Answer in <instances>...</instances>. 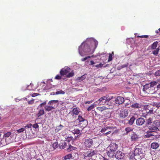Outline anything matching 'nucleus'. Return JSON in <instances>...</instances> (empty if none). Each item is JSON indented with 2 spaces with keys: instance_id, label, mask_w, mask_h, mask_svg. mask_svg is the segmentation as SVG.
<instances>
[{
  "instance_id": "f03ea898",
  "label": "nucleus",
  "mask_w": 160,
  "mask_h": 160,
  "mask_svg": "<svg viewBox=\"0 0 160 160\" xmlns=\"http://www.w3.org/2000/svg\"><path fill=\"white\" fill-rule=\"evenodd\" d=\"M78 52L82 56H83L82 51L85 52H89L91 51L89 46L87 43H82L78 47Z\"/></svg>"
},
{
  "instance_id": "3c124183",
  "label": "nucleus",
  "mask_w": 160,
  "mask_h": 160,
  "mask_svg": "<svg viewBox=\"0 0 160 160\" xmlns=\"http://www.w3.org/2000/svg\"><path fill=\"white\" fill-rule=\"evenodd\" d=\"M108 131L106 133H105L103 134H104V135H108L111 133V132H112L113 130H108Z\"/></svg>"
},
{
  "instance_id": "473e14b6",
  "label": "nucleus",
  "mask_w": 160,
  "mask_h": 160,
  "mask_svg": "<svg viewBox=\"0 0 160 160\" xmlns=\"http://www.w3.org/2000/svg\"><path fill=\"white\" fill-rule=\"evenodd\" d=\"M59 144H58L57 142H55L53 143L51 146L52 148H53L54 150L56 149L58 147Z\"/></svg>"
},
{
  "instance_id": "a878e982",
  "label": "nucleus",
  "mask_w": 160,
  "mask_h": 160,
  "mask_svg": "<svg viewBox=\"0 0 160 160\" xmlns=\"http://www.w3.org/2000/svg\"><path fill=\"white\" fill-rule=\"evenodd\" d=\"M152 118H149L147 119L146 121V125L147 126H148L152 122Z\"/></svg>"
},
{
  "instance_id": "1a4fd4ad",
  "label": "nucleus",
  "mask_w": 160,
  "mask_h": 160,
  "mask_svg": "<svg viewBox=\"0 0 160 160\" xmlns=\"http://www.w3.org/2000/svg\"><path fill=\"white\" fill-rule=\"evenodd\" d=\"M118 146L115 143H111L108 147L110 150L115 152L117 149Z\"/></svg>"
},
{
  "instance_id": "bb28decb",
  "label": "nucleus",
  "mask_w": 160,
  "mask_h": 160,
  "mask_svg": "<svg viewBox=\"0 0 160 160\" xmlns=\"http://www.w3.org/2000/svg\"><path fill=\"white\" fill-rule=\"evenodd\" d=\"M68 145L69 146V148H67V151L68 152L71 151L72 150H75L77 149L76 147H73L71 145H69L68 143Z\"/></svg>"
},
{
  "instance_id": "f8f14e48",
  "label": "nucleus",
  "mask_w": 160,
  "mask_h": 160,
  "mask_svg": "<svg viewBox=\"0 0 160 160\" xmlns=\"http://www.w3.org/2000/svg\"><path fill=\"white\" fill-rule=\"evenodd\" d=\"M131 107L134 109H137L140 110V109L142 108L143 107V106L141 104L138 102H134L131 105Z\"/></svg>"
},
{
  "instance_id": "69168bd1",
  "label": "nucleus",
  "mask_w": 160,
  "mask_h": 160,
  "mask_svg": "<svg viewBox=\"0 0 160 160\" xmlns=\"http://www.w3.org/2000/svg\"><path fill=\"white\" fill-rule=\"evenodd\" d=\"M127 66H128V65L125 64V65H122L121 66V67L122 68L126 67H127Z\"/></svg>"
},
{
  "instance_id": "39448f33",
  "label": "nucleus",
  "mask_w": 160,
  "mask_h": 160,
  "mask_svg": "<svg viewBox=\"0 0 160 160\" xmlns=\"http://www.w3.org/2000/svg\"><path fill=\"white\" fill-rule=\"evenodd\" d=\"M96 152L94 150H90L85 152L83 154L84 158L85 157L90 158L96 154Z\"/></svg>"
},
{
  "instance_id": "2f4dec72",
  "label": "nucleus",
  "mask_w": 160,
  "mask_h": 160,
  "mask_svg": "<svg viewBox=\"0 0 160 160\" xmlns=\"http://www.w3.org/2000/svg\"><path fill=\"white\" fill-rule=\"evenodd\" d=\"M77 119L78 120L79 122H83L84 121H86L87 122V121L83 118L82 116L80 115H78Z\"/></svg>"
},
{
  "instance_id": "bf43d9fd",
  "label": "nucleus",
  "mask_w": 160,
  "mask_h": 160,
  "mask_svg": "<svg viewBox=\"0 0 160 160\" xmlns=\"http://www.w3.org/2000/svg\"><path fill=\"white\" fill-rule=\"evenodd\" d=\"M39 94H40L39 93H33V94H32V97H35L38 96V95H39Z\"/></svg>"
},
{
  "instance_id": "ddd939ff",
  "label": "nucleus",
  "mask_w": 160,
  "mask_h": 160,
  "mask_svg": "<svg viewBox=\"0 0 160 160\" xmlns=\"http://www.w3.org/2000/svg\"><path fill=\"white\" fill-rule=\"evenodd\" d=\"M116 128L115 127L113 126H106L103 128H102L100 131V132H104L106 131H108V130H113L114 129Z\"/></svg>"
},
{
  "instance_id": "423d86ee",
  "label": "nucleus",
  "mask_w": 160,
  "mask_h": 160,
  "mask_svg": "<svg viewBox=\"0 0 160 160\" xmlns=\"http://www.w3.org/2000/svg\"><path fill=\"white\" fill-rule=\"evenodd\" d=\"M128 114L129 111L128 109L120 110L119 113V118L122 119L128 116Z\"/></svg>"
},
{
  "instance_id": "a211bd4d",
  "label": "nucleus",
  "mask_w": 160,
  "mask_h": 160,
  "mask_svg": "<svg viewBox=\"0 0 160 160\" xmlns=\"http://www.w3.org/2000/svg\"><path fill=\"white\" fill-rule=\"evenodd\" d=\"M146 108V111L147 114H151L153 113V109L150 107V105H147Z\"/></svg>"
},
{
  "instance_id": "412c9836",
  "label": "nucleus",
  "mask_w": 160,
  "mask_h": 160,
  "mask_svg": "<svg viewBox=\"0 0 160 160\" xmlns=\"http://www.w3.org/2000/svg\"><path fill=\"white\" fill-rule=\"evenodd\" d=\"M159 147V144L156 142H153L151 144V148L153 149H156Z\"/></svg>"
},
{
  "instance_id": "774afa93",
  "label": "nucleus",
  "mask_w": 160,
  "mask_h": 160,
  "mask_svg": "<svg viewBox=\"0 0 160 160\" xmlns=\"http://www.w3.org/2000/svg\"><path fill=\"white\" fill-rule=\"evenodd\" d=\"M30 86H31V87H32L33 86V84H32L31 83L30 84Z\"/></svg>"
},
{
  "instance_id": "5fc2aeb1",
  "label": "nucleus",
  "mask_w": 160,
  "mask_h": 160,
  "mask_svg": "<svg viewBox=\"0 0 160 160\" xmlns=\"http://www.w3.org/2000/svg\"><path fill=\"white\" fill-rule=\"evenodd\" d=\"M137 37L141 38H147L148 37V35H142L140 36H137Z\"/></svg>"
},
{
  "instance_id": "de8ad7c7",
  "label": "nucleus",
  "mask_w": 160,
  "mask_h": 160,
  "mask_svg": "<svg viewBox=\"0 0 160 160\" xmlns=\"http://www.w3.org/2000/svg\"><path fill=\"white\" fill-rule=\"evenodd\" d=\"M11 134L10 132H8L4 134V136L5 138L8 137Z\"/></svg>"
},
{
  "instance_id": "a18cd8bd",
  "label": "nucleus",
  "mask_w": 160,
  "mask_h": 160,
  "mask_svg": "<svg viewBox=\"0 0 160 160\" xmlns=\"http://www.w3.org/2000/svg\"><path fill=\"white\" fill-rule=\"evenodd\" d=\"M106 102H105V104H106L109 106H112L113 105V103L112 102H111L110 101V100H108V101Z\"/></svg>"
},
{
  "instance_id": "9d476101",
  "label": "nucleus",
  "mask_w": 160,
  "mask_h": 160,
  "mask_svg": "<svg viewBox=\"0 0 160 160\" xmlns=\"http://www.w3.org/2000/svg\"><path fill=\"white\" fill-rule=\"evenodd\" d=\"M124 156V154L120 151H118L117 152L115 155L116 158L118 160L122 159Z\"/></svg>"
},
{
  "instance_id": "6ab92c4d",
  "label": "nucleus",
  "mask_w": 160,
  "mask_h": 160,
  "mask_svg": "<svg viewBox=\"0 0 160 160\" xmlns=\"http://www.w3.org/2000/svg\"><path fill=\"white\" fill-rule=\"evenodd\" d=\"M138 135L135 132H133L131 135V141H135L138 139Z\"/></svg>"
},
{
  "instance_id": "6e6d98bb",
  "label": "nucleus",
  "mask_w": 160,
  "mask_h": 160,
  "mask_svg": "<svg viewBox=\"0 0 160 160\" xmlns=\"http://www.w3.org/2000/svg\"><path fill=\"white\" fill-rule=\"evenodd\" d=\"M34 99H32L29 101H28V103L29 104H32L34 103Z\"/></svg>"
},
{
  "instance_id": "864d4df0",
  "label": "nucleus",
  "mask_w": 160,
  "mask_h": 160,
  "mask_svg": "<svg viewBox=\"0 0 160 160\" xmlns=\"http://www.w3.org/2000/svg\"><path fill=\"white\" fill-rule=\"evenodd\" d=\"M32 126L33 128L36 129L39 126L37 123H35L32 125Z\"/></svg>"
},
{
  "instance_id": "c03bdc74",
  "label": "nucleus",
  "mask_w": 160,
  "mask_h": 160,
  "mask_svg": "<svg viewBox=\"0 0 160 160\" xmlns=\"http://www.w3.org/2000/svg\"><path fill=\"white\" fill-rule=\"evenodd\" d=\"M86 78V76L85 75L82 76L80 77H78V80L80 81H82L84 80Z\"/></svg>"
},
{
  "instance_id": "dca6fc26",
  "label": "nucleus",
  "mask_w": 160,
  "mask_h": 160,
  "mask_svg": "<svg viewBox=\"0 0 160 160\" xmlns=\"http://www.w3.org/2000/svg\"><path fill=\"white\" fill-rule=\"evenodd\" d=\"M145 122L144 119L142 118H139L136 120V123L138 126H141L144 124Z\"/></svg>"
},
{
  "instance_id": "5701e85b",
  "label": "nucleus",
  "mask_w": 160,
  "mask_h": 160,
  "mask_svg": "<svg viewBox=\"0 0 160 160\" xmlns=\"http://www.w3.org/2000/svg\"><path fill=\"white\" fill-rule=\"evenodd\" d=\"M45 113L44 110L43 109H40L38 112L37 114V116L38 118L43 115Z\"/></svg>"
},
{
  "instance_id": "603ef678",
  "label": "nucleus",
  "mask_w": 160,
  "mask_h": 160,
  "mask_svg": "<svg viewBox=\"0 0 160 160\" xmlns=\"http://www.w3.org/2000/svg\"><path fill=\"white\" fill-rule=\"evenodd\" d=\"M103 65V64H102V63H99V64L96 65L95 67H96L97 68H102V67Z\"/></svg>"
},
{
  "instance_id": "c85d7f7f",
  "label": "nucleus",
  "mask_w": 160,
  "mask_h": 160,
  "mask_svg": "<svg viewBox=\"0 0 160 160\" xmlns=\"http://www.w3.org/2000/svg\"><path fill=\"white\" fill-rule=\"evenodd\" d=\"M72 157V155L71 154H69L66 155L64 157L62 158V160H67L68 159H70Z\"/></svg>"
},
{
  "instance_id": "0e129e2a",
  "label": "nucleus",
  "mask_w": 160,
  "mask_h": 160,
  "mask_svg": "<svg viewBox=\"0 0 160 160\" xmlns=\"http://www.w3.org/2000/svg\"><path fill=\"white\" fill-rule=\"evenodd\" d=\"M90 63L89 64L90 65H92L95 63L93 61H91L90 62Z\"/></svg>"
},
{
  "instance_id": "b1692460",
  "label": "nucleus",
  "mask_w": 160,
  "mask_h": 160,
  "mask_svg": "<svg viewBox=\"0 0 160 160\" xmlns=\"http://www.w3.org/2000/svg\"><path fill=\"white\" fill-rule=\"evenodd\" d=\"M107 154L108 157L110 158H112L115 156V151H112L110 150L108 152Z\"/></svg>"
},
{
  "instance_id": "2eb2a0df",
  "label": "nucleus",
  "mask_w": 160,
  "mask_h": 160,
  "mask_svg": "<svg viewBox=\"0 0 160 160\" xmlns=\"http://www.w3.org/2000/svg\"><path fill=\"white\" fill-rule=\"evenodd\" d=\"M68 143L64 140H61L59 143V145L60 149H64L68 146Z\"/></svg>"
},
{
  "instance_id": "a19ab883",
  "label": "nucleus",
  "mask_w": 160,
  "mask_h": 160,
  "mask_svg": "<svg viewBox=\"0 0 160 160\" xmlns=\"http://www.w3.org/2000/svg\"><path fill=\"white\" fill-rule=\"evenodd\" d=\"M25 131V128H21L17 130V132L18 133H21L22 132H23L24 131Z\"/></svg>"
},
{
  "instance_id": "052dcab7",
  "label": "nucleus",
  "mask_w": 160,
  "mask_h": 160,
  "mask_svg": "<svg viewBox=\"0 0 160 160\" xmlns=\"http://www.w3.org/2000/svg\"><path fill=\"white\" fill-rule=\"evenodd\" d=\"M93 102V100H91L89 101H86L85 102V103L86 104H89L90 103H92Z\"/></svg>"
},
{
  "instance_id": "338daca9",
  "label": "nucleus",
  "mask_w": 160,
  "mask_h": 160,
  "mask_svg": "<svg viewBox=\"0 0 160 160\" xmlns=\"http://www.w3.org/2000/svg\"><path fill=\"white\" fill-rule=\"evenodd\" d=\"M155 32L157 33H160V28L158 29V30H157L155 31Z\"/></svg>"
},
{
  "instance_id": "4d7b16f0",
  "label": "nucleus",
  "mask_w": 160,
  "mask_h": 160,
  "mask_svg": "<svg viewBox=\"0 0 160 160\" xmlns=\"http://www.w3.org/2000/svg\"><path fill=\"white\" fill-rule=\"evenodd\" d=\"M91 57V56H88V57H86L85 58H82V61H85L87 59L90 58Z\"/></svg>"
},
{
  "instance_id": "ea45409f",
  "label": "nucleus",
  "mask_w": 160,
  "mask_h": 160,
  "mask_svg": "<svg viewBox=\"0 0 160 160\" xmlns=\"http://www.w3.org/2000/svg\"><path fill=\"white\" fill-rule=\"evenodd\" d=\"M153 106H156V107L158 108H160V102H154L153 103Z\"/></svg>"
},
{
  "instance_id": "e2e57ef3",
  "label": "nucleus",
  "mask_w": 160,
  "mask_h": 160,
  "mask_svg": "<svg viewBox=\"0 0 160 160\" xmlns=\"http://www.w3.org/2000/svg\"><path fill=\"white\" fill-rule=\"evenodd\" d=\"M155 89L157 91L158 89H160V83L157 85V88H155Z\"/></svg>"
},
{
  "instance_id": "7ed1b4c3",
  "label": "nucleus",
  "mask_w": 160,
  "mask_h": 160,
  "mask_svg": "<svg viewBox=\"0 0 160 160\" xmlns=\"http://www.w3.org/2000/svg\"><path fill=\"white\" fill-rule=\"evenodd\" d=\"M160 122L156 120L152 122V125L148 126V128L151 132H154L155 131L159 130L158 127L159 126Z\"/></svg>"
},
{
  "instance_id": "c756f323",
  "label": "nucleus",
  "mask_w": 160,
  "mask_h": 160,
  "mask_svg": "<svg viewBox=\"0 0 160 160\" xmlns=\"http://www.w3.org/2000/svg\"><path fill=\"white\" fill-rule=\"evenodd\" d=\"M158 42L155 41L151 45V48L152 49H156V47H157Z\"/></svg>"
},
{
  "instance_id": "aec40b11",
  "label": "nucleus",
  "mask_w": 160,
  "mask_h": 160,
  "mask_svg": "<svg viewBox=\"0 0 160 160\" xmlns=\"http://www.w3.org/2000/svg\"><path fill=\"white\" fill-rule=\"evenodd\" d=\"M110 107L106 108L104 106H103L101 107H97L96 109L100 112H102L107 109H109Z\"/></svg>"
},
{
  "instance_id": "4c0bfd02",
  "label": "nucleus",
  "mask_w": 160,
  "mask_h": 160,
  "mask_svg": "<svg viewBox=\"0 0 160 160\" xmlns=\"http://www.w3.org/2000/svg\"><path fill=\"white\" fill-rule=\"evenodd\" d=\"M159 50L160 49L158 48H157L155 50L153 51L152 53L154 55H157L158 53Z\"/></svg>"
},
{
  "instance_id": "680f3d73",
  "label": "nucleus",
  "mask_w": 160,
  "mask_h": 160,
  "mask_svg": "<svg viewBox=\"0 0 160 160\" xmlns=\"http://www.w3.org/2000/svg\"><path fill=\"white\" fill-rule=\"evenodd\" d=\"M46 104V101H45L41 103L39 106H40V107H42L43 106H44V105H45Z\"/></svg>"
},
{
  "instance_id": "4468645a",
  "label": "nucleus",
  "mask_w": 160,
  "mask_h": 160,
  "mask_svg": "<svg viewBox=\"0 0 160 160\" xmlns=\"http://www.w3.org/2000/svg\"><path fill=\"white\" fill-rule=\"evenodd\" d=\"M81 112L80 109L78 108H74L71 111V112L72 115H79V113Z\"/></svg>"
},
{
  "instance_id": "e433bc0d",
  "label": "nucleus",
  "mask_w": 160,
  "mask_h": 160,
  "mask_svg": "<svg viewBox=\"0 0 160 160\" xmlns=\"http://www.w3.org/2000/svg\"><path fill=\"white\" fill-rule=\"evenodd\" d=\"M65 93V92L62 90L58 91L55 92L56 95L58 94H64Z\"/></svg>"
},
{
  "instance_id": "7c9ffc66",
  "label": "nucleus",
  "mask_w": 160,
  "mask_h": 160,
  "mask_svg": "<svg viewBox=\"0 0 160 160\" xmlns=\"http://www.w3.org/2000/svg\"><path fill=\"white\" fill-rule=\"evenodd\" d=\"M133 128L131 127H127L125 128V131L126 132V134H128L129 132L132 131Z\"/></svg>"
},
{
  "instance_id": "13d9d810",
  "label": "nucleus",
  "mask_w": 160,
  "mask_h": 160,
  "mask_svg": "<svg viewBox=\"0 0 160 160\" xmlns=\"http://www.w3.org/2000/svg\"><path fill=\"white\" fill-rule=\"evenodd\" d=\"M94 45L95 46V48H96L97 47V46L98 45V42L96 40H94Z\"/></svg>"
},
{
  "instance_id": "4be33fe9",
  "label": "nucleus",
  "mask_w": 160,
  "mask_h": 160,
  "mask_svg": "<svg viewBox=\"0 0 160 160\" xmlns=\"http://www.w3.org/2000/svg\"><path fill=\"white\" fill-rule=\"evenodd\" d=\"M136 119V118L134 116H132L128 122V124L130 125H132Z\"/></svg>"
},
{
  "instance_id": "79ce46f5",
  "label": "nucleus",
  "mask_w": 160,
  "mask_h": 160,
  "mask_svg": "<svg viewBox=\"0 0 160 160\" xmlns=\"http://www.w3.org/2000/svg\"><path fill=\"white\" fill-rule=\"evenodd\" d=\"M72 132L74 134H79L80 133V131L78 129H74L72 131Z\"/></svg>"
},
{
  "instance_id": "f704fd0d",
  "label": "nucleus",
  "mask_w": 160,
  "mask_h": 160,
  "mask_svg": "<svg viewBox=\"0 0 160 160\" xmlns=\"http://www.w3.org/2000/svg\"><path fill=\"white\" fill-rule=\"evenodd\" d=\"M58 100H52L49 101L48 103V104L49 105H52L53 103H57L58 102Z\"/></svg>"
},
{
  "instance_id": "393cba45",
  "label": "nucleus",
  "mask_w": 160,
  "mask_h": 160,
  "mask_svg": "<svg viewBox=\"0 0 160 160\" xmlns=\"http://www.w3.org/2000/svg\"><path fill=\"white\" fill-rule=\"evenodd\" d=\"M63 127L64 126L61 124L59 126H57L56 127V128L55 129V132H58L59 131L62 130Z\"/></svg>"
},
{
  "instance_id": "cd10ccee",
  "label": "nucleus",
  "mask_w": 160,
  "mask_h": 160,
  "mask_svg": "<svg viewBox=\"0 0 160 160\" xmlns=\"http://www.w3.org/2000/svg\"><path fill=\"white\" fill-rule=\"evenodd\" d=\"M44 108L46 111H49L53 109L54 108L52 106L46 105L45 107Z\"/></svg>"
},
{
  "instance_id": "72a5a7b5",
  "label": "nucleus",
  "mask_w": 160,
  "mask_h": 160,
  "mask_svg": "<svg viewBox=\"0 0 160 160\" xmlns=\"http://www.w3.org/2000/svg\"><path fill=\"white\" fill-rule=\"evenodd\" d=\"M95 107V105L94 103H93L87 108V110L88 111H90L94 108Z\"/></svg>"
},
{
  "instance_id": "8fccbe9b",
  "label": "nucleus",
  "mask_w": 160,
  "mask_h": 160,
  "mask_svg": "<svg viewBox=\"0 0 160 160\" xmlns=\"http://www.w3.org/2000/svg\"><path fill=\"white\" fill-rule=\"evenodd\" d=\"M156 76H160V70L157 71L155 73Z\"/></svg>"
},
{
  "instance_id": "9b49d317",
  "label": "nucleus",
  "mask_w": 160,
  "mask_h": 160,
  "mask_svg": "<svg viewBox=\"0 0 160 160\" xmlns=\"http://www.w3.org/2000/svg\"><path fill=\"white\" fill-rule=\"evenodd\" d=\"M124 102V99L123 98L120 96L117 97L115 99V102L117 104H121Z\"/></svg>"
},
{
  "instance_id": "c9c22d12",
  "label": "nucleus",
  "mask_w": 160,
  "mask_h": 160,
  "mask_svg": "<svg viewBox=\"0 0 160 160\" xmlns=\"http://www.w3.org/2000/svg\"><path fill=\"white\" fill-rule=\"evenodd\" d=\"M74 75V73L72 71L70 73H68L66 76L67 78H70L73 77Z\"/></svg>"
},
{
  "instance_id": "f3484780",
  "label": "nucleus",
  "mask_w": 160,
  "mask_h": 160,
  "mask_svg": "<svg viewBox=\"0 0 160 160\" xmlns=\"http://www.w3.org/2000/svg\"><path fill=\"white\" fill-rule=\"evenodd\" d=\"M142 149L141 148H136L134 152V155H139L142 153Z\"/></svg>"
},
{
  "instance_id": "09e8293b",
  "label": "nucleus",
  "mask_w": 160,
  "mask_h": 160,
  "mask_svg": "<svg viewBox=\"0 0 160 160\" xmlns=\"http://www.w3.org/2000/svg\"><path fill=\"white\" fill-rule=\"evenodd\" d=\"M55 79L56 80H60L61 78V76L59 75H57L55 78Z\"/></svg>"
},
{
  "instance_id": "20e7f679",
  "label": "nucleus",
  "mask_w": 160,
  "mask_h": 160,
  "mask_svg": "<svg viewBox=\"0 0 160 160\" xmlns=\"http://www.w3.org/2000/svg\"><path fill=\"white\" fill-rule=\"evenodd\" d=\"M112 98L113 97L108 98V96L107 95L100 98L96 102L98 103L99 105H103L105 104V102H106L111 100Z\"/></svg>"
},
{
  "instance_id": "f257e3e1",
  "label": "nucleus",
  "mask_w": 160,
  "mask_h": 160,
  "mask_svg": "<svg viewBox=\"0 0 160 160\" xmlns=\"http://www.w3.org/2000/svg\"><path fill=\"white\" fill-rule=\"evenodd\" d=\"M158 83V82L154 81H152L146 84L143 86L142 91L145 93H147L150 94L155 93L157 90L154 86L156 85Z\"/></svg>"
},
{
  "instance_id": "58836bf2",
  "label": "nucleus",
  "mask_w": 160,
  "mask_h": 160,
  "mask_svg": "<svg viewBox=\"0 0 160 160\" xmlns=\"http://www.w3.org/2000/svg\"><path fill=\"white\" fill-rule=\"evenodd\" d=\"M114 55V52H112L111 54H109L108 61H111L112 59V55Z\"/></svg>"
},
{
  "instance_id": "0eeeda50",
  "label": "nucleus",
  "mask_w": 160,
  "mask_h": 160,
  "mask_svg": "<svg viewBox=\"0 0 160 160\" xmlns=\"http://www.w3.org/2000/svg\"><path fill=\"white\" fill-rule=\"evenodd\" d=\"M93 142L91 138H88L85 140L84 145L86 148H90L92 146Z\"/></svg>"
},
{
  "instance_id": "6e6552de",
  "label": "nucleus",
  "mask_w": 160,
  "mask_h": 160,
  "mask_svg": "<svg viewBox=\"0 0 160 160\" xmlns=\"http://www.w3.org/2000/svg\"><path fill=\"white\" fill-rule=\"evenodd\" d=\"M70 70V68L68 67H65L62 68L60 72V73L61 76L66 75Z\"/></svg>"
},
{
  "instance_id": "37998d69",
  "label": "nucleus",
  "mask_w": 160,
  "mask_h": 160,
  "mask_svg": "<svg viewBox=\"0 0 160 160\" xmlns=\"http://www.w3.org/2000/svg\"><path fill=\"white\" fill-rule=\"evenodd\" d=\"M72 139V137H68L66 138V141L68 143V142L71 141Z\"/></svg>"
},
{
  "instance_id": "49530a36",
  "label": "nucleus",
  "mask_w": 160,
  "mask_h": 160,
  "mask_svg": "<svg viewBox=\"0 0 160 160\" xmlns=\"http://www.w3.org/2000/svg\"><path fill=\"white\" fill-rule=\"evenodd\" d=\"M32 126V125L31 123H30L27 124L26 126L24 127V128H25V129H26L28 128H31Z\"/></svg>"
}]
</instances>
